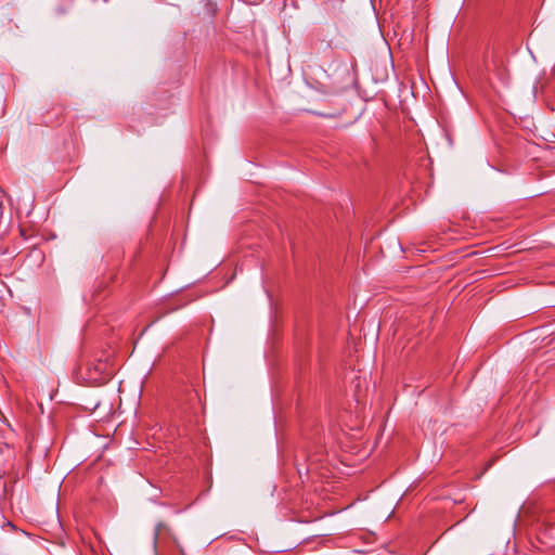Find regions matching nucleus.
<instances>
[{
    "mask_svg": "<svg viewBox=\"0 0 555 555\" xmlns=\"http://www.w3.org/2000/svg\"><path fill=\"white\" fill-rule=\"evenodd\" d=\"M104 369V364L103 363H100L99 367H96V370L99 371H102Z\"/></svg>",
    "mask_w": 555,
    "mask_h": 555,
    "instance_id": "obj_1",
    "label": "nucleus"
}]
</instances>
